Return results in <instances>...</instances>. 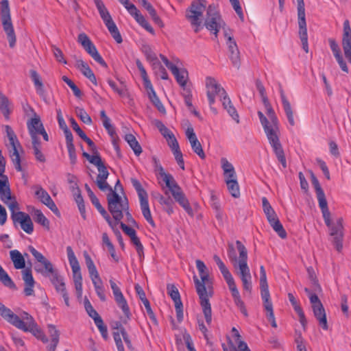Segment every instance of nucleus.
Listing matches in <instances>:
<instances>
[{"mask_svg": "<svg viewBox=\"0 0 351 351\" xmlns=\"http://www.w3.org/2000/svg\"><path fill=\"white\" fill-rule=\"evenodd\" d=\"M162 180L165 182L167 187H168L171 191L172 196L174 195L176 193H179L182 191L181 188L178 186L176 181L171 174H167L162 178Z\"/></svg>", "mask_w": 351, "mask_h": 351, "instance_id": "41", "label": "nucleus"}, {"mask_svg": "<svg viewBox=\"0 0 351 351\" xmlns=\"http://www.w3.org/2000/svg\"><path fill=\"white\" fill-rule=\"evenodd\" d=\"M108 210L113 217L117 225L123 217V213L129 210L128 199H123L114 191L110 189V191L107 196Z\"/></svg>", "mask_w": 351, "mask_h": 351, "instance_id": "7", "label": "nucleus"}, {"mask_svg": "<svg viewBox=\"0 0 351 351\" xmlns=\"http://www.w3.org/2000/svg\"><path fill=\"white\" fill-rule=\"evenodd\" d=\"M0 110L6 118L8 117L10 113L9 100L1 92H0Z\"/></svg>", "mask_w": 351, "mask_h": 351, "instance_id": "56", "label": "nucleus"}, {"mask_svg": "<svg viewBox=\"0 0 351 351\" xmlns=\"http://www.w3.org/2000/svg\"><path fill=\"white\" fill-rule=\"evenodd\" d=\"M159 203L163 206L164 210L168 213V215H170L173 213V203L169 197L166 198L163 196H160Z\"/></svg>", "mask_w": 351, "mask_h": 351, "instance_id": "57", "label": "nucleus"}, {"mask_svg": "<svg viewBox=\"0 0 351 351\" xmlns=\"http://www.w3.org/2000/svg\"><path fill=\"white\" fill-rule=\"evenodd\" d=\"M206 5V0H193L186 11V18L195 27V32H198L200 29Z\"/></svg>", "mask_w": 351, "mask_h": 351, "instance_id": "8", "label": "nucleus"}, {"mask_svg": "<svg viewBox=\"0 0 351 351\" xmlns=\"http://www.w3.org/2000/svg\"><path fill=\"white\" fill-rule=\"evenodd\" d=\"M10 210L14 226H19L25 232L31 234L34 231V224L30 216L26 213L19 211V204L14 203L10 205Z\"/></svg>", "mask_w": 351, "mask_h": 351, "instance_id": "9", "label": "nucleus"}, {"mask_svg": "<svg viewBox=\"0 0 351 351\" xmlns=\"http://www.w3.org/2000/svg\"><path fill=\"white\" fill-rule=\"evenodd\" d=\"M265 108L268 118L262 112L258 111L257 114L260 122L276 156L283 167L285 168L287 167V162L285 152L280 141V130L279 121L271 105L265 107Z\"/></svg>", "mask_w": 351, "mask_h": 351, "instance_id": "1", "label": "nucleus"}, {"mask_svg": "<svg viewBox=\"0 0 351 351\" xmlns=\"http://www.w3.org/2000/svg\"><path fill=\"white\" fill-rule=\"evenodd\" d=\"M226 45L230 53L229 57L234 66L239 68L240 66L239 51L234 39L228 33H225Z\"/></svg>", "mask_w": 351, "mask_h": 351, "instance_id": "22", "label": "nucleus"}, {"mask_svg": "<svg viewBox=\"0 0 351 351\" xmlns=\"http://www.w3.org/2000/svg\"><path fill=\"white\" fill-rule=\"evenodd\" d=\"M92 282L93 284L95 292L97 295V296L99 298V299L104 302L106 300V297L105 294V289L103 285L102 280L101 278L99 276L97 278H93L91 279Z\"/></svg>", "mask_w": 351, "mask_h": 351, "instance_id": "45", "label": "nucleus"}, {"mask_svg": "<svg viewBox=\"0 0 351 351\" xmlns=\"http://www.w3.org/2000/svg\"><path fill=\"white\" fill-rule=\"evenodd\" d=\"M136 64L141 73V76L143 80L144 86L147 91V94L149 95L152 92H155L154 90L153 86H152L150 80L148 78V75L147 74L146 70L144 68L140 60H137L136 61Z\"/></svg>", "mask_w": 351, "mask_h": 351, "instance_id": "36", "label": "nucleus"}, {"mask_svg": "<svg viewBox=\"0 0 351 351\" xmlns=\"http://www.w3.org/2000/svg\"><path fill=\"white\" fill-rule=\"evenodd\" d=\"M0 5L3 30L7 34L10 47H14L16 43V36L11 20L9 1L8 0H1Z\"/></svg>", "mask_w": 351, "mask_h": 351, "instance_id": "10", "label": "nucleus"}, {"mask_svg": "<svg viewBox=\"0 0 351 351\" xmlns=\"http://www.w3.org/2000/svg\"><path fill=\"white\" fill-rule=\"evenodd\" d=\"M154 70L155 73L162 80L168 79V74L165 67L161 64L160 61L156 63H154L152 66Z\"/></svg>", "mask_w": 351, "mask_h": 351, "instance_id": "59", "label": "nucleus"}, {"mask_svg": "<svg viewBox=\"0 0 351 351\" xmlns=\"http://www.w3.org/2000/svg\"><path fill=\"white\" fill-rule=\"evenodd\" d=\"M328 43L330 45V47L332 51V53L338 62L341 70L346 73H348L349 70L347 66L346 62L343 60V56L341 53V50L339 47L335 39L329 38Z\"/></svg>", "mask_w": 351, "mask_h": 351, "instance_id": "25", "label": "nucleus"}, {"mask_svg": "<svg viewBox=\"0 0 351 351\" xmlns=\"http://www.w3.org/2000/svg\"><path fill=\"white\" fill-rule=\"evenodd\" d=\"M105 25H106V27L108 28L109 32L110 33L111 36L115 40V41L119 44L121 43L123 41L122 37L120 34V32H119L116 24L113 21V20L111 19L110 21H107L105 23Z\"/></svg>", "mask_w": 351, "mask_h": 351, "instance_id": "44", "label": "nucleus"}, {"mask_svg": "<svg viewBox=\"0 0 351 351\" xmlns=\"http://www.w3.org/2000/svg\"><path fill=\"white\" fill-rule=\"evenodd\" d=\"M34 217L35 221L42 225L43 227L49 229V221L46 218V217L43 215V213L40 210H34Z\"/></svg>", "mask_w": 351, "mask_h": 351, "instance_id": "58", "label": "nucleus"}, {"mask_svg": "<svg viewBox=\"0 0 351 351\" xmlns=\"http://www.w3.org/2000/svg\"><path fill=\"white\" fill-rule=\"evenodd\" d=\"M206 10L205 26L208 30L217 36L220 28L223 25V21L215 6L210 5Z\"/></svg>", "mask_w": 351, "mask_h": 351, "instance_id": "14", "label": "nucleus"}, {"mask_svg": "<svg viewBox=\"0 0 351 351\" xmlns=\"http://www.w3.org/2000/svg\"><path fill=\"white\" fill-rule=\"evenodd\" d=\"M260 289L261 295L263 302V306L267 311V318L271 322L272 327L276 328L277 324L275 319L273 304L271 301L270 293L269 291L268 284L267 281V275L264 266L260 267Z\"/></svg>", "mask_w": 351, "mask_h": 351, "instance_id": "6", "label": "nucleus"}, {"mask_svg": "<svg viewBox=\"0 0 351 351\" xmlns=\"http://www.w3.org/2000/svg\"><path fill=\"white\" fill-rule=\"evenodd\" d=\"M228 288L231 292L235 305L239 308L241 313L245 317L247 316V311L245 306L244 302L241 298L239 291L237 287L234 280L227 283Z\"/></svg>", "mask_w": 351, "mask_h": 351, "instance_id": "24", "label": "nucleus"}, {"mask_svg": "<svg viewBox=\"0 0 351 351\" xmlns=\"http://www.w3.org/2000/svg\"><path fill=\"white\" fill-rule=\"evenodd\" d=\"M0 199L10 208L14 203L18 204L14 197L12 196L7 176L0 178Z\"/></svg>", "mask_w": 351, "mask_h": 351, "instance_id": "21", "label": "nucleus"}, {"mask_svg": "<svg viewBox=\"0 0 351 351\" xmlns=\"http://www.w3.org/2000/svg\"><path fill=\"white\" fill-rule=\"evenodd\" d=\"M94 3L104 23L112 19L102 0H94Z\"/></svg>", "mask_w": 351, "mask_h": 351, "instance_id": "43", "label": "nucleus"}, {"mask_svg": "<svg viewBox=\"0 0 351 351\" xmlns=\"http://www.w3.org/2000/svg\"><path fill=\"white\" fill-rule=\"evenodd\" d=\"M269 223L280 238L287 237V232L278 217L269 221Z\"/></svg>", "mask_w": 351, "mask_h": 351, "instance_id": "49", "label": "nucleus"}, {"mask_svg": "<svg viewBox=\"0 0 351 351\" xmlns=\"http://www.w3.org/2000/svg\"><path fill=\"white\" fill-rule=\"evenodd\" d=\"M228 190L231 195L234 197H239L240 196L239 185L237 180H228L226 183Z\"/></svg>", "mask_w": 351, "mask_h": 351, "instance_id": "54", "label": "nucleus"}, {"mask_svg": "<svg viewBox=\"0 0 351 351\" xmlns=\"http://www.w3.org/2000/svg\"><path fill=\"white\" fill-rule=\"evenodd\" d=\"M141 209L143 213V217L147 220V221L153 227L155 226V223L152 219L149 203H148V197L141 199L140 200Z\"/></svg>", "mask_w": 351, "mask_h": 351, "instance_id": "40", "label": "nucleus"}, {"mask_svg": "<svg viewBox=\"0 0 351 351\" xmlns=\"http://www.w3.org/2000/svg\"><path fill=\"white\" fill-rule=\"evenodd\" d=\"M62 80L71 88L75 97L80 98L82 97V92L80 88L70 80L68 77L64 75L62 77Z\"/></svg>", "mask_w": 351, "mask_h": 351, "instance_id": "62", "label": "nucleus"}, {"mask_svg": "<svg viewBox=\"0 0 351 351\" xmlns=\"http://www.w3.org/2000/svg\"><path fill=\"white\" fill-rule=\"evenodd\" d=\"M0 315L7 322L18 329L32 333L36 338L42 341L44 343L48 342V338L38 326L34 318L28 313L22 311L18 315L0 302Z\"/></svg>", "mask_w": 351, "mask_h": 351, "instance_id": "4", "label": "nucleus"}, {"mask_svg": "<svg viewBox=\"0 0 351 351\" xmlns=\"http://www.w3.org/2000/svg\"><path fill=\"white\" fill-rule=\"evenodd\" d=\"M236 245L239 252V256L238 257L237 256L232 245L229 246L228 256L234 268L239 269L238 274L242 281L243 290L251 293L252 287V276L247 265V251L241 241H237Z\"/></svg>", "mask_w": 351, "mask_h": 351, "instance_id": "5", "label": "nucleus"}, {"mask_svg": "<svg viewBox=\"0 0 351 351\" xmlns=\"http://www.w3.org/2000/svg\"><path fill=\"white\" fill-rule=\"evenodd\" d=\"M142 51L145 54L146 59L149 62L152 66L154 65V63H156L159 61L156 54L152 51L149 45H143Z\"/></svg>", "mask_w": 351, "mask_h": 351, "instance_id": "51", "label": "nucleus"}, {"mask_svg": "<svg viewBox=\"0 0 351 351\" xmlns=\"http://www.w3.org/2000/svg\"><path fill=\"white\" fill-rule=\"evenodd\" d=\"M75 66L92 83L95 84V85L97 84L96 77L86 62L82 59L76 60Z\"/></svg>", "mask_w": 351, "mask_h": 351, "instance_id": "29", "label": "nucleus"}, {"mask_svg": "<svg viewBox=\"0 0 351 351\" xmlns=\"http://www.w3.org/2000/svg\"><path fill=\"white\" fill-rule=\"evenodd\" d=\"M10 258L14 264V268L17 269H23L25 266V261L22 254L17 250L10 252Z\"/></svg>", "mask_w": 351, "mask_h": 351, "instance_id": "38", "label": "nucleus"}, {"mask_svg": "<svg viewBox=\"0 0 351 351\" xmlns=\"http://www.w3.org/2000/svg\"><path fill=\"white\" fill-rule=\"evenodd\" d=\"M5 130L9 139L10 144L12 147V149L10 151V158L16 170L21 171L22 167L21 165V156L19 154V150L21 149V146L11 127L5 125Z\"/></svg>", "mask_w": 351, "mask_h": 351, "instance_id": "12", "label": "nucleus"}, {"mask_svg": "<svg viewBox=\"0 0 351 351\" xmlns=\"http://www.w3.org/2000/svg\"><path fill=\"white\" fill-rule=\"evenodd\" d=\"M32 189L34 191V196L41 203L47 206L56 215H60L58 207L45 189L38 184L32 186Z\"/></svg>", "mask_w": 351, "mask_h": 351, "instance_id": "19", "label": "nucleus"}, {"mask_svg": "<svg viewBox=\"0 0 351 351\" xmlns=\"http://www.w3.org/2000/svg\"><path fill=\"white\" fill-rule=\"evenodd\" d=\"M280 94L282 104V107L285 112L286 117L288 119V121L291 126H294L295 124V121L294 119V114L291 104L288 101L287 97L285 96L284 90L282 88L280 89Z\"/></svg>", "mask_w": 351, "mask_h": 351, "instance_id": "30", "label": "nucleus"}, {"mask_svg": "<svg viewBox=\"0 0 351 351\" xmlns=\"http://www.w3.org/2000/svg\"><path fill=\"white\" fill-rule=\"evenodd\" d=\"M23 280L25 282L24 293L26 296L34 295V280L30 269H25L22 271Z\"/></svg>", "mask_w": 351, "mask_h": 351, "instance_id": "27", "label": "nucleus"}, {"mask_svg": "<svg viewBox=\"0 0 351 351\" xmlns=\"http://www.w3.org/2000/svg\"><path fill=\"white\" fill-rule=\"evenodd\" d=\"M125 140L129 144L136 156H139L142 153V148L133 134H126L125 136Z\"/></svg>", "mask_w": 351, "mask_h": 351, "instance_id": "46", "label": "nucleus"}, {"mask_svg": "<svg viewBox=\"0 0 351 351\" xmlns=\"http://www.w3.org/2000/svg\"><path fill=\"white\" fill-rule=\"evenodd\" d=\"M131 183L133 187L135 189L136 191L137 192L139 200L148 197L147 192L143 188L141 184L138 180H136V178H132Z\"/></svg>", "mask_w": 351, "mask_h": 351, "instance_id": "53", "label": "nucleus"}, {"mask_svg": "<svg viewBox=\"0 0 351 351\" xmlns=\"http://www.w3.org/2000/svg\"><path fill=\"white\" fill-rule=\"evenodd\" d=\"M213 259L216 264L217 265L223 278L225 279L226 283L230 282V281L233 280L234 278L228 270V269L226 267L223 262L221 260L219 256L217 255L213 256Z\"/></svg>", "mask_w": 351, "mask_h": 351, "instance_id": "39", "label": "nucleus"}, {"mask_svg": "<svg viewBox=\"0 0 351 351\" xmlns=\"http://www.w3.org/2000/svg\"><path fill=\"white\" fill-rule=\"evenodd\" d=\"M171 71L175 76L177 82L183 90L189 88L187 87L189 74L188 71L185 69H179L177 66H175Z\"/></svg>", "mask_w": 351, "mask_h": 351, "instance_id": "28", "label": "nucleus"}, {"mask_svg": "<svg viewBox=\"0 0 351 351\" xmlns=\"http://www.w3.org/2000/svg\"><path fill=\"white\" fill-rule=\"evenodd\" d=\"M122 5L142 27L153 35L155 34L154 28L133 3H131L129 0H125Z\"/></svg>", "mask_w": 351, "mask_h": 351, "instance_id": "18", "label": "nucleus"}, {"mask_svg": "<svg viewBox=\"0 0 351 351\" xmlns=\"http://www.w3.org/2000/svg\"><path fill=\"white\" fill-rule=\"evenodd\" d=\"M173 197L175 200L184 209L189 215L191 217L194 215L193 210L189 202V200L186 197L182 191H180L179 193H176Z\"/></svg>", "mask_w": 351, "mask_h": 351, "instance_id": "33", "label": "nucleus"}, {"mask_svg": "<svg viewBox=\"0 0 351 351\" xmlns=\"http://www.w3.org/2000/svg\"><path fill=\"white\" fill-rule=\"evenodd\" d=\"M99 173L97 176L96 184L98 188L103 191L108 190L110 191L111 186L107 183L106 179L109 173L104 165L97 168Z\"/></svg>", "mask_w": 351, "mask_h": 351, "instance_id": "26", "label": "nucleus"}, {"mask_svg": "<svg viewBox=\"0 0 351 351\" xmlns=\"http://www.w3.org/2000/svg\"><path fill=\"white\" fill-rule=\"evenodd\" d=\"M167 293L174 302V304H181L180 295L178 289L174 285H168L167 287Z\"/></svg>", "mask_w": 351, "mask_h": 351, "instance_id": "52", "label": "nucleus"}, {"mask_svg": "<svg viewBox=\"0 0 351 351\" xmlns=\"http://www.w3.org/2000/svg\"><path fill=\"white\" fill-rule=\"evenodd\" d=\"M45 275L49 277L50 280L54 286L56 291L63 298L66 306L68 307L70 306L69 297L66 289V285L63 278L58 274L57 271H56L53 267L52 271H47V273H45Z\"/></svg>", "mask_w": 351, "mask_h": 351, "instance_id": "17", "label": "nucleus"}, {"mask_svg": "<svg viewBox=\"0 0 351 351\" xmlns=\"http://www.w3.org/2000/svg\"><path fill=\"white\" fill-rule=\"evenodd\" d=\"M220 99L222 101V105L225 110H226L227 112L229 115L237 121V123L239 122V116L237 113L236 108L232 104L230 99L227 95L226 92H225L224 95H221L220 97Z\"/></svg>", "mask_w": 351, "mask_h": 351, "instance_id": "31", "label": "nucleus"}, {"mask_svg": "<svg viewBox=\"0 0 351 351\" xmlns=\"http://www.w3.org/2000/svg\"><path fill=\"white\" fill-rule=\"evenodd\" d=\"M84 307L88 315L94 320L95 323L97 322V320L101 319V317L99 316L98 313L94 309L90 301L87 299L84 300Z\"/></svg>", "mask_w": 351, "mask_h": 351, "instance_id": "55", "label": "nucleus"}, {"mask_svg": "<svg viewBox=\"0 0 351 351\" xmlns=\"http://www.w3.org/2000/svg\"><path fill=\"white\" fill-rule=\"evenodd\" d=\"M32 147L34 150V154L36 158V160L40 162H45V157L43 154L41 152V146L40 142H33Z\"/></svg>", "mask_w": 351, "mask_h": 351, "instance_id": "61", "label": "nucleus"}, {"mask_svg": "<svg viewBox=\"0 0 351 351\" xmlns=\"http://www.w3.org/2000/svg\"><path fill=\"white\" fill-rule=\"evenodd\" d=\"M232 337L234 339L235 343L237 345V348L236 347H234L232 348V351H242L241 350V347H240L241 344V343L247 344V343L241 340V335H240L238 330L236 328L233 327L232 328Z\"/></svg>", "mask_w": 351, "mask_h": 351, "instance_id": "64", "label": "nucleus"}, {"mask_svg": "<svg viewBox=\"0 0 351 351\" xmlns=\"http://www.w3.org/2000/svg\"><path fill=\"white\" fill-rule=\"evenodd\" d=\"M49 333L51 337L50 344L47 346L48 351H55L59 342V331L55 326L49 324L48 326Z\"/></svg>", "mask_w": 351, "mask_h": 351, "instance_id": "37", "label": "nucleus"}, {"mask_svg": "<svg viewBox=\"0 0 351 351\" xmlns=\"http://www.w3.org/2000/svg\"><path fill=\"white\" fill-rule=\"evenodd\" d=\"M29 74L37 94L39 95L41 97H43L45 93V90L40 75L36 71L33 69L29 71Z\"/></svg>", "mask_w": 351, "mask_h": 351, "instance_id": "35", "label": "nucleus"}, {"mask_svg": "<svg viewBox=\"0 0 351 351\" xmlns=\"http://www.w3.org/2000/svg\"><path fill=\"white\" fill-rule=\"evenodd\" d=\"M93 204L96 207L97 210L100 213L102 217L106 219L108 222V225L110 226L112 230H114L116 226H117V223H114L111 219L110 215L108 214L106 210L102 207L101 204L99 203V199L93 203Z\"/></svg>", "mask_w": 351, "mask_h": 351, "instance_id": "47", "label": "nucleus"}, {"mask_svg": "<svg viewBox=\"0 0 351 351\" xmlns=\"http://www.w3.org/2000/svg\"><path fill=\"white\" fill-rule=\"evenodd\" d=\"M262 205L263 211L267 217L268 221L278 217L274 210L272 208L269 201L265 197H262Z\"/></svg>", "mask_w": 351, "mask_h": 351, "instance_id": "48", "label": "nucleus"}, {"mask_svg": "<svg viewBox=\"0 0 351 351\" xmlns=\"http://www.w3.org/2000/svg\"><path fill=\"white\" fill-rule=\"evenodd\" d=\"M114 298L117 304L122 310L124 315L128 316L130 314V308L123 293L117 295Z\"/></svg>", "mask_w": 351, "mask_h": 351, "instance_id": "50", "label": "nucleus"}, {"mask_svg": "<svg viewBox=\"0 0 351 351\" xmlns=\"http://www.w3.org/2000/svg\"><path fill=\"white\" fill-rule=\"evenodd\" d=\"M150 101L157 108V109L162 113L165 112V108L160 102L159 98L157 97L156 92H152L148 95Z\"/></svg>", "mask_w": 351, "mask_h": 351, "instance_id": "63", "label": "nucleus"}, {"mask_svg": "<svg viewBox=\"0 0 351 351\" xmlns=\"http://www.w3.org/2000/svg\"><path fill=\"white\" fill-rule=\"evenodd\" d=\"M85 263L88 270L90 279L97 278L99 276L97 269L93 261L87 252L84 253Z\"/></svg>", "mask_w": 351, "mask_h": 351, "instance_id": "42", "label": "nucleus"}, {"mask_svg": "<svg viewBox=\"0 0 351 351\" xmlns=\"http://www.w3.org/2000/svg\"><path fill=\"white\" fill-rule=\"evenodd\" d=\"M66 254L68 261L72 270L73 279L77 296L80 298L82 295V276L80 265L71 246L66 247Z\"/></svg>", "mask_w": 351, "mask_h": 351, "instance_id": "11", "label": "nucleus"}, {"mask_svg": "<svg viewBox=\"0 0 351 351\" xmlns=\"http://www.w3.org/2000/svg\"><path fill=\"white\" fill-rule=\"evenodd\" d=\"M341 45L344 56L351 64V27L348 20H346L343 23Z\"/></svg>", "mask_w": 351, "mask_h": 351, "instance_id": "20", "label": "nucleus"}, {"mask_svg": "<svg viewBox=\"0 0 351 351\" xmlns=\"http://www.w3.org/2000/svg\"><path fill=\"white\" fill-rule=\"evenodd\" d=\"M312 308L314 315L318 320L319 325L322 327L324 330H328V324L326 312L322 304L318 306H315Z\"/></svg>", "mask_w": 351, "mask_h": 351, "instance_id": "34", "label": "nucleus"}, {"mask_svg": "<svg viewBox=\"0 0 351 351\" xmlns=\"http://www.w3.org/2000/svg\"><path fill=\"white\" fill-rule=\"evenodd\" d=\"M77 42L83 47L84 50L104 67H107V64L99 53L96 47L85 33H80L78 35Z\"/></svg>", "mask_w": 351, "mask_h": 351, "instance_id": "15", "label": "nucleus"}, {"mask_svg": "<svg viewBox=\"0 0 351 351\" xmlns=\"http://www.w3.org/2000/svg\"><path fill=\"white\" fill-rule=\"evenodd\" d=\"M186 136L188 138L193 151L201 158L204 159L206 158L205 153L202 149V146L197 139L195 133L194 132L193 128L191 126H189L186 130Z\"/></svg>", "mask_w": 351, "mask_h": 351, "instance_id": "23", "label": "nucleus"}, {"mask_svg": "<svg viewBox=\"0 0 351 351\" xmlns=\"http://www.w3.org/2000/svg\"><path fill=\"white\" fill-rule=\"evenodd\" d=\"M195 264L200 280L195 276L193 280L206 322L208 325H210L212 322V309L209 299L213 295L212 282L209 278L208 268L204 263L201 260H196Z\"/></svg>", "mask_w": 351, "mask_h": 351, "instance_id": "2", "label": "nucleus"}, {"mask_svg": "<svg viewBox=\"0 0 351 351\" xmlns=\"http://www.w3.org/2000/svg\"><path fill=\"white\" fill-rule=\"evenodd\" d=\"M312 184L316 192L319 206L321 209L324 222L329 229L330 235L333 239L332 243L335 245L337 251L339 252L343 247V219L341 217H338L335 221L332 220L325 193L322 189L319 181H315Z\"/></svg>", "mask_w": 351, "mask_h": 351, "instance_id": "3", "label": "nucleus"}, {"mask_svg": "<svg viewBox=\"0 0 351 351\" xmlns=\"http://www.w3.org/2000/svg\"><path fill=\"white\" fill-rule=\"evenodd\" d=\"M27 127L32 143L40 142L38 135H42L45 141H49V136L38 115L35 114L34 117L28 120Z\"/></svg>", "mask_w": 351, "mask_h": 351, "instance_id": "13", "label": "nucleus"}, {"mask_svg": "<svg viewBox=\"0 0 351 351\" xmlns=\"http://www.w3.org/2000/svg\"><path fill=\"white\" fill-rule=\"evenodd\" d=\"M206 95L208 99L210 109L215 113H217V110L212 107L215 101V96L219 95V97L221 95L225 94V90L217 82V80L211 77H207L206 79Z\"/></svg>", "mask_w": 351, "mask_h": 351, "instance_id": "16", "label": "nucleus"}, {"mask_svg": "<svg viewBox=\"0 0 351 351\" xmlns=\"http://www.w3.org/2000/svg\"><path fill=\"white\" fill-rule=\"evenodd\" d=\"M29 250L31 254L34 256L35 259L41 263L45 268V273L47 271H53V265L49 261H48L40 252L37 251L33 246L29 247Z\"/></svg>", "mask_w": 351, "mask_h": 351, "instance_id": "32", "label": "nucleus"}, {"mask_svg": "<svg viewBox=\"0 0 351 351\" xmlns=\"http://www.w3.org/2000/svg\"><path fill=\"white\" fill-rule=\"evenodd\" d=\"M145 10L148 12L150 16L152 17L153 21L158 25L159 27H162L164 26V23L161 19L158 16L156 10L152 6V4H150L149 6H147Z\"/></svg>", "mask_w": 351, "mask_h": 351, "instance_id": "60", "label": "nucleus"}]
</instances>
